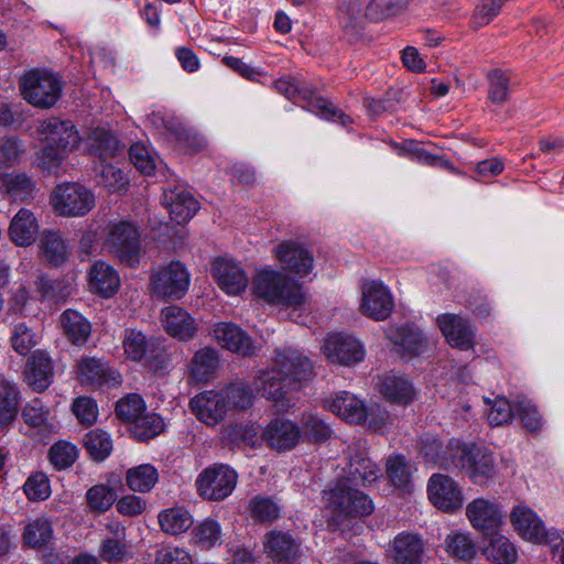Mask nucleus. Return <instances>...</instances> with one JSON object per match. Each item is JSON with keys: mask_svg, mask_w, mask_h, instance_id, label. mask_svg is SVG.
<instances>
[{"mask_svg": "<svg viewBox=\"0 0 564 564\" xmlns=\"http://www.w3.org/2000/svg\"><path fill=\"white\" fill-rule=\"evenodd\" d=\"M53 540L52 523L44 517L30 521L23 531V542L32 549H44Z\"/></svg>", "mask_w": 564, "mask_h": 564, "instance_id": "45", "label": "nucleus"}, {"mask_svg": "<svg viewBox=\"0 0 564 564\" xmlns=\"http://www.w3.org/2000/svg\"><path fill=\"white\" fill-rule=\"evenodd\" d=\"M384 333L392 346V351L403 359H412L427 349L426 337L414 324L392 325Z\"/></svg>", "mask_w": 564, "mask_h": 564, "instance_id": "14", "label": "nucleus"}, {"mask_svg": "<svg viewBox=\"0 0 564 564\" xmlns=\"http://www.w3.org/2000/svg\"><path fill=\"white\" fill-rule=\"evenodd\" d=\"M458 442L456 440L451 441L443 449L442 443L435 436L425 435L420 438L419 454L426 464L452 470L453 464L447 463L454 460V447Z\"/></svg>", "mask_w": 564, "mask_h": 564, "instance_id": "34", "label": "nucleus"}, {"mask_svg": "<svg viewBox=\"0 0 564 564\" xmlns=\"http://www.w3.org/2000/svg\"><path fill=\"white\" fill-rule=\"evenodd\" d=\"M414 467L403 455H392L387 459L386 473L392 485L403 491L410 492Z\"/></svg>", "mask_w": 564, "mask_h": 564, "instance_id": "43", "label": "nucleus"}, {"mask_svg": "<svg viewBox=\"0 0 564 564\" xmlns=\"http://www.w3.org/2000/svg\"><path fill=\"white\" fill-rule=\"evenodd\" d=\"M324 406L350 423L360 424L365 416L364 402L348 391H340L334 397L325 399Z\"/></svg>", "mask_w": 564, "mask_h": 564, "instance_id": "35", "label": "nucleus"}, {"mask_svg": "<svg viewBox=\"0 0 564 564\" xmlns=\"http://www.w3.org/2000/svg\"><path fill=\"white\" fill-rule=\"evenodd\" d=\"M165 429L164 420L154 412H145L132 423L131 433L138 441H148L160 435Z\"/></svg>", "mask_w": 564, "mask_h": 564, "instance_id": "49", "label": "nucleus"}, {"mask_svg": "<svg viewBox=\"0 0 564 564\" xmlns=\"http://www.w3.org/2000/svg\"><path fill=\"white\" fill-rule=\"evenodd\" d=\"M163 204L170 212L171 218L177 224L188 221L199 208L194 196L180 187L164 191Z\"/></svg>", "mask_w": 564, "mask_h": 564, "instance_id": "31", "label": "nucleus"}, {"mask_svg": "<svg viewBox=\"0 0 564 564\" xmlns=\"http://www.w3.org/2000/svg\"><path fill=\"white\" fill-rule=\"evenodd\" d=\"M218 365V352L214 348L204 347L192 358L191 377L197 382H208L215 376Z\"/></svg>", "mask_w": 564, "mask_h": 564, "instance_id": "41", "label": "nucleus"}, {"mask_svg": "<svg viewBox=\"0 0 564 564\" xmlns=\"http://www.w3.org/2000/svg\"><path fill=\"white\" fill-rule=\"evenodd\" d=\"M221 535L220 524L207 518L193 528L191 541L202 550H209L221 544Z\"/></svg>", "mask_w": 564, "mask_h": 564, "instance_id": "47", "label": "nucleus"}, {"mask_svg": "<svg viewBox=\"0 0 564 564\" xmlns=\"http://www.w3.org/2000/svg\"><path fill=\"white\" fill-rule=\"evenodd\" d=\"M87 142L90 155L97 156L101 161L121 154L124 149V145H121L117 138L104 128L94 129Z\"/></svg>", "mask_w": 564, "mask_h": 564, "instance_id": "38", "label": "nucleus"}, {"mask_svg": "<svg viewBox=\"0 0 564 564\" xmlns=\"http://www.w3.org/2000/svg\"><path fill=\"white\" fill-rule=\"evenodd\" d=\"M228 409L245 410L252 404L251 389L243 383H232L221 390Z\"/></svg>", "mask_w": 564, "mask_h": 564, "instance_id": "63", "label": "nucleus"}, {"mask_svg": "<svg viewBox=\"0 0 564 564\" xmlns=\"http://www.w3.org/2000/svg\"><path fill=\"white\" fill-rule=\"evenodd\" d=\"M48 458L56 469H66L78 458V449L69 442L58 441L50 448Z\"/></svg>", "mask_w": 564, "mask_h": 564, "instance_id": "59", "label": "nucleus"}, {"mask_svg": "<svg viewBox=\"0 0 564 564\" xmlns=\"http://www.w3.org/2000/svg\"><path fill=\"white\" fill-rule=\"evenodd\" d=\"M107 246L122 262L134 265L141 252L140 232L130 221H118L109 226Z\"/></svg>", "mask_w": 564, "mask_h": 564, "instance_id": "12", "label": "nucleus"}, {"mask_svg": "<svg viewBox=\"0 0 564 564\" xmlns=\"http://www.w3.org/2000/svg\"><path fill=\"white\" fill-rule=\"evenodd\" d=\"M452 470H464L474 484L484 485L495 476V459L492 454L475 444H458L454 447Z\"/></svg>", "mask_w": 564, "mask_h": 564, "instance_id": "7", "label": "nucleus"}, {"mask_svg": "<svg viewBox=\"0 0 564 564\" xmlns=\"http://www.w3.org/2000/svg\"><path fill=\"white\" fill-rule=\"evenodd\" d=\"M362 0H338V18L345 30L356 31L364 19Z\"/></svg>", "mask_w": 564, "mask_h": 564, "instance_id": "56", "label": "nucleus"}, {"mask_svg": "<svg viewBox=\"0 0 564 564\" xmlns=\"http://www.w3.org/2000/svg\"><path fill=\"white\" fill-rule=\"evenodd\" d=\"M25 154L24 143L15 137L0 138V170L19 165Z\"/></svg>", "mask_w": 564, "mask_h": 564, "instance_id": "52", "label": "nucleus"}, {"mask_svg": "<svg viewBox=\"0 0 564 564\" xmlns=\"http://www.w3.org/2000/svg\"><path fill=\"white\" fill-rule=\"evenodd\" d=\"M484 555L496 564H513L518 558L514 544L505 535L494 533L484 547Z\"/></svg>", "mask_w": 564, "mask_h": 564, "instance_id": "44", "label": "nucleus"}, {"mask_svg": "<svg viewBox=\"0 0 564 564\" xmlns=\"http://www.w3.org/2000/svg\"><path fill=\"white\" fill-rule=\"evenodd\" d=\"M248 509L256 522H272L280 517V507L269 497L261 495L250 499Z\"/></svg>", "mask_w": 564, "mask_h": 564, "instance_id": "55", "label": "nucleus"}, {"mask_svg": "<svg viewBox=\"0 0 564 564\" xmlns=\"http://www.w3.org/2000/svg\"><path fill=\"white\" fill-rule=\"evenodd\" d=\"M274 87L281 95H284L288 99L293 100L294 102L304 101L305 104L302 106L303 108L323 119L335 120L338 118L344 126L351 121L349 117L341 113L330 102L319 96H316L313 91L303 88L301 83L294 78H280L274 82Z\"/></svg>", "mask_w": 564, "mask_h": 564, "instance_id": "8", "label": "nucleus"}, {"mask_svg": "<svg viewBox=\"0 0 564 564\" xmlns=\"http://www.w3.org/2000/svg\"><path fill=\"white\" fill-rule=\"evenodd\" d=\"M361 313L375 321L387 319L394 308L390 290L380 281L371 280L362 284Z\"/></svg>", "mask_w": 564, "mask_h": 564, "instance_id": "17", "label": "nucleus"}, {"mask_svg": "<svg viewBox=\"0 0 564 564\" xmlns=\"http://www.w3.org/2000/svg\"><path fill=\"white\" fill-rule=\"evenodd\" d=\"M212 271L218 286L229 295H238L248 286L245 270L235 261L217 259L213 262Z\"/></svg>", "mask_w": 564, "mask_h": 564, "instance_id": "27", "label": "nucleus"}, {"mask_svg": "<svg viewBox=\"0 0 564 564\" xmlns=\"http://www.w3.org/2000/svg\"><path fill=\"white\" fill-rule=\"evenodd\" d=\"M486 415L491 425L508 424L516 411L510 402L503 397H497L494 401H486Z\"/></svg>", "mask_w": 564, "mask_h": 564, "instance_id": "61", "label": "nucleus"}, {"mask_svg": "<svg viewBox=\"0 0 564 564\" xmlns=\"http://www.w3.org/2000/svg\"><path fill=\"white\" fill-rule=\"evenodd\" d=\"M22 97L32 106L47 109L61 97L62 83L56 74L33 68L25 72L19 82Z\"/></svg>", "mask_w": 564, "mask_h": 564, "instance_id": "6", "label": "nucleus"}, {"mask_svg": "<svg viewBox=\"0 0 564 564\" xmlns=\"http://www.w3.org/2000/svg\"><path fill=\"white\" fill-rule=\"evenodd\" d=\"M252 291L256 296L273 305L300 308L305 303L302 285L271 268L257 272L252 280Z\"/></svg>", "mask_w": 564, "mask_h": 564, "instance_id": "3", "label": "nucleus"}, {"mask_svg": "<svg viewBox=\"0 0 564 564\" xmlns=\"http://www.w3.org/2000/svg\"><path fill=\"white\" fill-rule=\"evenodd\" d=\"M10 240L19 247L31 246L39 234V223L34 214L21 208L12 218L9 230Z\"/></svg>", "mask_w": 564, "mask_h": 564, "instance_id": "33", "label": "nucleus"}, {"mask_svg": "<svg viewBox=\"0 0 564 564\" xmlns=\"http://www.w3.org/2000/svg\"><path fill=\"white\" fill-rule=\"evenodd\" d=\"M89 285L101 296L111 297L120 288V276L110 264L97 261L89 270Z\"/></svg>", "mask_w": 564, "mask_h": 564, "instance_id": "36", "label": "nucleus"}, {"mask_svg": "<svg viewBox=\"0 0 564 564\" xmlns=\"http://www.w3.org/2000/svg\"><path fill=\"white\" fill-rule=\"evenodd\" d=\"M18 391L8 382H0V425L10 424L18 413Z\"/></svg>", "mask_w": 564, "mask_h": 564, "instance_id": "58", "label": "nucleus"}, {"mask_svg": "<svg viewBox=\"0 0 564 564\" xmlns=\"http://www.w3.org/2000/svg\"><path fill=\"white\" fill-rule=\"evenodd\" d=\"M122 347L128 359L141 362L156 376H165L172 369L171 356L159 338L131 328L124 333Z\"/></svg>", "mask_w": 564, "mask_h": 564, "instance_id": "4", "label": "nucleus"}, {"mask_svg": "<svg viewBox=\"0 0 564 564\" xmlns=\"http://www.w3.org/2000/svg\"><path fill=\"white\" fill-rule=\"evenodd\" d=\"M189 408L207 425L217 424L229 410L221 391H205L195 395L189 401Z\"/></svg>", "mask_w": 564, "mask_h": 564, "instance_id": "26", "label": "nucleus"}, {"mask_svg": "<svg viewBox=\"0 0 564 564\" xmlns=\"http://www.w3.org/2000/svg\"><path fill=\"white\" fill-rule=\"evenodd\" d=\"M408 0H371L366 8V17L373 21L399 14L406 7Z\"/></svg>", "mask_w": 564, "mask_h": 564, "instance_id": "60", "label": "nucleus"}, {"mask_svg": "<svg viewBox=\"0 0 564 564\" xmlns=\"http://www.w3.org/2000/svg\"><path fill=\"white\" fill-rule=\"evenodd\" d=\"M466 516L471 527L484 533L495 532L503 519L498 505L485 498L470 501L466 507Z\"/></svg>", "mask_w": 564, "mask_h": 564, "instance_id": "25", "label": "nucleus"}, {"mask_svg": "<svg viewBox=\"0 0 564 564\" xmlns=\"http://www.w3.org/2000/svg\"><path fill=\"white\" fill-rule=\"evenodd\" d=\"M44 147L37 153V165L48 174L59 175L63 163L80 144L76 126L68 119L50 117L37 127Z\"/></svg>", "mask_w": 564, "mask_h": 564, "instance_id": "2", "label": "nucleus"}, {"mask_svg": "<svg viewBox=\"0 0 564 564\" xmlns=\"http://www.w3.org/2000/svg\"><path fill=\"white\" fill-rule=\"evenodd\" d=\"M436 322L442 334L452 347L468 350L474 346V329L470 323L463 316L445 313L438 315Z\"/></svg>", "mask_w": 564, "mask_h": 564, "instance_id": "22", "label": "nucleus"}, {"mask_svg": "<svg viewBox=\"0 0 564 564\" xmlns=\"http://www.w3.org/2000/svg\"><path fill=\"white\" fill-rule=\"evenodd\" d=\"M147 410L143 398L138 393H130L121 398L116 404L118 417L128 423H134Z\"/></svg>", "mask_w": 564, "mask_h": 564, "instance_id": "57", "label": "nucleus"}, {"mask_svg": "<svg viewBox=\"0 0 564 564\" xmlns=\"http://www.w3.org/2000/svg\"><path fill=\"white\" fill-rule=\"evenodd\" d=\"M84 445L95 460H104L112 452L110 436L99 429L91 430L85 435Z\"/></svg>", "mask_w": 564, "mask_h": 564, "instance_id": "53", "label": "nucleus"}, {"mask_svg": "<svg viewBox=\"0 0 564 564\" xmlns=\"http://www.w3.org/2000/svg\"><path fill=\"white\" fill-rule=\"evenodd\" d=\"M54 210L65 217H83L96 205L95 194L79 183H64L55 187L51 198Z\"/></svg>", "mask_w": 564, "mask_h": 564, "instance_id": "9", "label": "nucleus"}, {"mask_svg": "<svg viewBox=\"0 0 564 564\" xmlns=\"http://www.w3.org/2000/svg\"><path fill=\"white\" fill-rule=\"evenodd\" d=\"M488 99L496 105H503L510 97V77L501 69L488 73Z\"/></svg>", "mask_w": 564, "mask_h": 564, "instance_id": "54", "label": "nucleus"}, {"mask_svg": "<svg viewBox=\"0 0 564 564\" xmlns=\"http://www.w3.org/2000/svg\"><path fill=\"white\" fill-rule=\"evenodd\" d=\"M305 436L310 442L322 443L332 436V429L319 416L305 413L302 419Z\"/></svg>", "mask_w": 564, "mask_h": 564, "instance_id": "64", "label": "nucleus"}, {"mask_svg": "<svg viewBox=\"0 0 564 564\" xmlns=\"http://www.w3.org/2000/svg\"><path fill=\"white\" fill-rule=\"evenodd\" d=\"M445 550L452 557L463 562L474 560L477 554V547L471 538L459 532H453L446 536Z\"/></svg>", "mask_w": 564, "mask_h": 564, "instance_id": "50", "label": "nucleus"}, {"mask_svg": "<svg viewBox=\"0 0 564 564\" xmlns=\"http://www.w3.org/2000/svg\"><path fill=\"white\" fill-rule=\"evenodd\" d=\"M427 492L431 502L445 512L459 510L464 502L460 488L445 475L434 474L429 480Z\"/></svg>", "mask_w": 564, "mask_h": 564, "instance_id": "19", "label": "nucleus"}, {"mask_svg": "<svg viewBox=\"0 0 564 564\" xmlns=\"http://www.w3.org/2000/svg\"><path fill=\"white\" fill-rule=\"evenodd\" d=\"M213 335L221 347L243 357L253 356L257 352L251 337L236 324L218 323L214 326Z\"/></svg>", "mask_w": 564, "mask_h": 564, "instance_id": "24", "label": "nucleus"}, {"mask_svg": "<svg viewBox=\"0 0 564 564\" xmlns=\"http://www.w3.org/2000/svg\"><path fill=\"white\" fill-rule=\"evenodd\" d=\"M510 520L518 534L527 541L544 543L549 536L550 530L545 529L542 519L524 505L513 508Z\"/></svg>", "mask_w": 564, "mask_h": 564, "instance_id": "23", "label": "nucleus"}, {"mask_svg": "<svg viewBox=\"0 0 564 564\" xmlns=\"http://www.w3.org/2000/svg\"><path fill=\"white\" fill-rule=\"evenodd\" d=\"M302 541L289 531L271 530L263 539V550L275 564H293L302 557Z\"/></svg>", "mask_w": 564, "mask_h": 564, "instance_id": "15", "label": "nucleus"}, {"mask_svg": "<svg viewBox=\"0 0 564 564\" xmlns=\"http://www.w3.org/2000/svg\"><path fill=\"white\" fill-rule=\"evenodd\" d=\"M381 476L378 465L371 460L366 454L358 453L350 457L345 468V475L340 479H345L354 486H370Z\"/></svg>", "mask_w": 564, "mask_h": 564, "instance_id": "32", "label": "nucleus"}, {"mask_svg": "<svg viewBox=\"0 0 564 564\" xmlns=\"http://www.w3.org/2000/svg\"><path fill=\"white\" fill-rule=\"evenodd\" d=\"M378 390L390 403L408 405L415 395L412 383L403 376L389 372L378 378Z\"/></svg>", "mask_w": 564, "mask_h": 564, "instance_id": "30", "label": "nucleus"}, {"mask_svg": "<svg viewBox=\"0 0 564 564\" xmlns=\"http://www.w3.org/2000/svg\"><path fill=\"white\" fill-rule=\"evenodd\" d=\"M313 376V362L303 351L292 347L276 348L271 368L258 371L253 386L278 412H289L296 406L297 400L285 389V382L299 390Z\"/></svg>", "mask_w": 564, "mask_h": 564, "instance_id": "1", "label": "nucleus"}, {"mask_svg": "<svg viewBox=\"0 0 564 564\" xmlns=\"http://www.w3.org/2000/svg\"><path fill=\"white\" fill-rule=\"evenodd\" d=\"M272 253L284 271L300 278L308 275L314 269L312 250L299 240H283L272 249Z\"/></svg>", "mask_w": 564, "mask_h": 564, "instance_id": "13", "label": "nucleus"}, {"mask_svg": "<svg viewBox=\"0 0 564 564\" xmlns=\"http://www.w3.org/2000/svg\"><path fill=\"white\" fill-rule=\"evenodd\" d=\"M39 247L42 259L55 267L64 263L69 256V248L66 241L56 231H44Z\"/></svg>", "mask_w": 564, "mask_h": 564, "instance_id": "40", "label": "nucleus"}, {"mask_svg": "<svg viewBox=\"0 0 564 564\" xmlns=\"http://www.w3.org/2000/svg\"><path fill=\"white\" fill-rule=\"evenodd\" d=\"M302 435V430L295 422L280 417L272 420L262 432L265 444L278 452L293 449Z\"/></svg>", "mask_w": 564, "mask_h": 564, "instance_id": "21", "label": "nucleus"}, {"mask_svg": "<svg viewBox=\"0 0 564 564\" xmlns=\"http://www.w3.org/2000/svg\"><path fill=\"white\" fill-rule=\"evenodd\" d=\"M161 323L170 336L182 341L191 340L197 332L195 319L184 308L176 305L161 311Z\"/></svg>", "mask_w": 564, "mask_h": 564, "instance_id": "28", "label": "nucleus"}, {"mask_svg": "<svg viewBox=\"0 0 564 564\" xmlns=\"http://www.w3.org/2000/svg\"><path fill=\"white\" fill-rule=\"evenodd\" d=\"M77 378L83 386L91 388L115 387L120 383V375L96 357H84L78 361Z\"/></svg>", "mask_w": 564, "mask_h": 564, "instance_id": "20", "label": "nucleus"}, {"mask_svg": "<svg viewBox=\"0 0 564 564\" xmlns=\"http://www.w3.org/2000/svg\"><path fill=\"white\" fill-rule=\"evenodd\" d=\"M189 283V273L180 261L159 268L150 278L151 291L160 299L181 300L188 291Z\"/></svg>", "mask_w": 564, "mask_h": 564, "instance_id": "10", "label": "nucleus"}, {"mask_svg": "<svg viewBox=\"0 0 564 564\" xmlns=\"http://www.w3.org/2000/svg\"><path fill=\"white\" fill-rule=\"evenodd\" d=\"M158 480L159 473L151 464L132 467L126 474V484L134 492H149Z\"/></svg>", "mask_w": 564, "mask_h": 564, "instance_id": "46", "label": "nucleus"}, {"mask_svg": "<svg viewBox=\"0 0 564 564\" xmlns=\"http://www.w3.org/2000/svg\"><path fill=\"white\" fill-rule=\"evenodd\" d=\"M425 541L419 533L403 531L394 536L387 549L392 564H422Z\"/></svg>", "mask_w": 564, "mask_h": 564, "instance_id": "18", "label": "nucleus"}, {"mask_svg": "<svg viewBox=\"0 0 564 564\" xmlns=\"http://www.w3.org/2000/svg\"><path fill=\"white\" fill-rule=\"evenodd\" d=\"M237 478V473L229 466L214 464L197 476L195 485L203 499L221 501L231 495L236 488Z\"/></svg>", "mask_w": 564, "mask_h": 564, "instance_id": "11", "label": "nucleus"}, {"mask_svg": "<svg viewBox=\"0 0 564 564\" xmlns=\"http://www.w3.org/2000/svg\"><path fill=\"white\" fill-rule=\"evenodd\" d=\"M324 500L338 519L364 517L375 510L369 496L345 479H338L330 489L324 491Z\"/></svg>", "mask_w": 564, "mask_h": 564, "instance_id": "5", "label": "nucleus"}, {"mask_svg": "<svg viewBox=\"0 0 564 564\" xmlns=\"http://www.w3.org/2000/svg\"><path fill=\"white\" fill-rule=\"evenodd\" d=\"M158 518L161 530L170 535L182 534L193 525V517L184 507L164 509Z\"/></svg>", "mask_w": 564, "mask_h": 564, "instance_id": "42", "label": "nucleus"}, {"mask_svg": "<svg viewBox=\"0 0 564 564\" xmlns=\"http://www.w3.org/2000/svg\"><path fill=\"white\" fill-rule=\"evenodd\" d=\"M322 349L328 361L343 366L358 364L365 357L361 343L354 336L344 333L329 334L325 338Z\"/></svg>", "mask_w": 564, "mask_h": 564, "instance_id": "16", "label": "nucleus"}, {"mask_svg": "<svg viewBox=\"0 0 564 564\" xmlns=\"http://www.w3.org/2000/svg\"><path fill=\"white\" fill-rule=\"evenodd\" d=\"M35 182L24 172L13 171L0 174V193L14 200H28L33 197Z\"/></svg>", "mask_w": 564, "mask_h": 564, "instance_id": "37", "label": "nucleus"}, {"mask_svg": "<svg viewBox=\"0 0 564 564\" xmlns=\"http://www.w3.org/2000/svg\"><path fill=\"white\" fill-rule=\"evenodd\" d=\"M54 369L51 357L44 350H35L28 359L24 377L35 391L46 390L53 381Z\"/></svg>", "mask_w": 564, "mask_h": 564, "instance_id": "29", "label": "nucleus"}, {"mask_svg": "<svg viewBox=\"0 0 564 564\" xmlns=\"http://www.w3.org/2000/svg\"><path fill=\"white\" fill-rule=\"evenodd\" d=\"M59 325L67 339L78 346L84 345L91 333L90 323L74 310H66L61 315Z\"/></svg>", "mask_w": 564, "mask_h": 564, "instance_id": "39", "label": "nucleus"}, {"mask_svg": "<svg viewBox=\"0 0 564 564\" xmlns=\"http://www.w3.org/2000/svg\"><path fill=\"white\" fill-rule=\"evenodd\" d=\"M148 119L150 123L153 124L156 129L165 130L177 141H185L189 137V131L184 126L182 120L174 117L165 109L153 110L149 115Z\"/></svg>", "mask_w": 564, "mask_h": 564, "instance_id": "48", "label": "nucleus"}, {"mask_svg": "<svg viewBox=\"0 0 564 564\" xmlns=\"http://www.w3.org/2000/svg\"><path fill=\"white\" fill-rule=\"evenodd\" d=\"M129 158L131 163L142 174L152 175L158 169V159L150 152V150L140 142L133 143L129 150Z\"/></svg>", "mask_w": 564, "mask_h": 564, "instance_id": "62", "label": "nucleus"}, {"mask_svg": "<svg viewBox=\"0 0 564 564\" xmlns=\"http://www.w3.org/2000/svg\"><path fill=\"white\" fill-rule=\"evenodd\" d=\"M99 556L110 564H120L133 557V549L128 540L104 539L99 546Z\"/></svg>", "mask_w": 564, "mask_h": 564, "instance_id": "51", "label": "nucleus"}]
</instances>
